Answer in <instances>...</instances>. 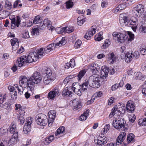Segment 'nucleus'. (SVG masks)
Here are the masks:
<instances>
[{"label": "nucleus", "instance_id": "obj_1", "mask_svg": "<svg viewBox=\"0 0 146 146\" xmlns=\"http://www.w3.org/2000/svg\"><path fill=\"white\" fill-rule=\"evenodd\" d=\"M109 72V68L106 66H103L101 68L100 77L97 75L94 74L90 76L88 80H86L85 82L82 84L83 90H86L88 88V84L91 87L93 88H98L100 84V79L102 78L105 79L108 77Z\"/></svg>", "mask_w": 146, "mask_h": 146}, {"label": "nucleus", "instance_id": "obj_2", "mask_svg": "<svg viewBox=\"0 0 146 146\" xmlns=\"http://www.w3.org/2000/svg\"><path fill=\"white\" fill-rule=\"evenodd\" d=\"M66 43V39L65 37H63L62 38L61 40L59 42V43L55 44L52 43L49 44L46 47L44 48V51L45 54L49 53L51 51L55 49V48H58L59 47L64 45Z\"/></svg>", "mask_w": 146, "mask_h": 146}, {"label": "nucleus", "instance_id": "obj_3", "mask_svg": "<svg viewBox=\"0 0 146 146\" xmlns=\"http://www.w3.org/2000/svg\"><path fill=\"white\" fill-rule=\"evenodd\" d=\"M19 84L20 85L23 86L25 88L26 87L30 90V91L33 92V86L30 84L29 78H27V77L24 76H21L19 78Z\"/></svg>", "mask_w": 146, "mask_h": 146}, {"label": "nucleus", "instance_id": "obj_4", "mask_svg": "<svg viewBox=\"0 0 146 146\" xmlns=\"http://www.w3.org/2000/svg\"><path fill=\"white\" fill-rule=\"evenodd\" d=\"M42 80V77L40 73L38 72H34L33 75L29 77V83L34 87V84L40 83Z\"/></svg>", "mask_w": 146, "mask_h": 146}, {"label": "nucleus", "instance_id": "obj_5", "mask_svg": "<svg viewBox=\"0 0 146 146\" xmlns=\"http://www.w3.org/2000/svg\"><path fill=\"white\" fill-rule=\"evenodd\" d=\"M144 6L142 4H139L135 6L132 10L133 16L139 17L143 14L144 11Z\"/></svg>", "mask_w": 146, "mask_h": 146}, {"label": "nucleus", "instance_id": "obj_6", "mask_svg": "<svg viewBox=\"0 0 146 146\" xmlns=\"http://www.w3.org/2000/svg\"><path fill=\"white\" fill-rule=\"evenodd\" d=\"M126 123V121L123 118L119 119H115L113 120L112 125L117 129H122L124 128Z\"/></svg>", "mask_w": 146, "mask_h": 146}, {"label": "nucleus", "instance_id": "obj_7", "mask_svg": "<svg viewBox=\"0 0 146 146\" xmlns=\"http://www.w3.org/2000/svg\"><path fill=\"white\" fill-rule=\"evenodd\" d=\"M35 120L37 124L41 126L46 125L48 121L46 116L42 114L37 115L35 118Z\"/></svg>", "mask_w": 146, "mask_h": 146}, {"label": "nucleus", "instance_id": "obj_8", "mask_svg": "<svg viewBox=\"0 0 146 146\" xmlns=\"http://www.w3.org/2000/svg\"><path fill=\"white\" fill-rule=\"evenodd\" d=\"M26 122L23 129L24 133L29 134L31 130V125L33 122V118L31 117H28L26 119Z\"/></svg>", "mask_w": 146, "mask_h": 146}, {"label": "nucleus", "instance_id": "obj_9", "mask_svg": "<svg viewBox=\"0 0 146 146\" xmlns=\"http://www.w3.org/2000/svg\"><path fill=\"white\" fill-rule=\"evenodd\" d=\"M112 35L113 39L115 41H118L120 43L123 42L125 40V37L122 34L117 32H113Z\"/></svg>", "mask_w": 146, "mask_h": 146}, {"label": "nucleus", "instance_id": "obj_10", "mask_svg": "<svg viewBox=\"0 0 146 146\" xmlns=\"http://www.w3.org/2000/svg\"><path fill=\"white\" fill-rule=\"evenodd\" d=\"M107 138L104 136H99L97 139L94 140L96 146H103L107 143Z\"/></svg>", "mask_w": 146, "mask_h": 146}, {"label": "nucleus", "instance_id": "obj_11", "mask_svg": "<svg viewBox=\"0 0 146 146\" xmlns=\"http://www.w3.org/2000/svg\"><path fill=\"white\" fill-rule=\"evenodd\" d=\"M56 115V111L54 110H51L49 111L48 113V116L49 119L48 120V125L50 127L52 125L54 121Z\"/></svg>", "mask_w": 146, "mask_h": 146}, {"label": "nucleus", "instance_id": "obj_12", "mask_svg": "<svg viewBox=\"0 0 146 146\" xmlns=\"http://www.w3.org/2000/svg\"><path fill=\"white\" fill-rule=\"evenodd\" d=\"M72 103L74 108L73 110L74 111L77 110L79 111L81 110L82 105L80 100L75 99L73 101Z\"/></svg>", "mask_w": 146, "mask_h": 146}, {"label": "nucleus", "instance_id": "obj_13", "mask_svg": "<svg viewBox=\"0 0 146 146\" xmlns=\"http://www.w3.org/2000/svg\"><path fill=\"white\" fill-rule=\"evenodd\" d=\"M35 56L36 55H35V54H34L33 52H30L28 56H26V59L25 62L26 63H31L33 61H36L37 60Z\"/></svg>", "mask_w": 146, "mask_h": 146}, {"label": "nucleus", "instance_id": "obj_14", "mask_svg": "<svg viewBox=\"0 0 146 146\" xmlns=\"http://www.w3.org/2000/svg\"><path fill=\"white\" fill-rule=\"evenodd\" d=\"M96 26L95 25L92 26L91 30L89 31L86 33L84 37L87 40H89L90 38L94 34L96 33Z\"/></svg>", "mask_w": 146, "mask_h": 146}, {"label": "nucleus", "instance_id": "obj_15", "mask_svg": "<svg viewBox=\"0 0 146 146\" xmlns=\"http://www.w3.org/2000/svg\"><path fill=\"white\" fill-rule=\"evenodd\" d=\"M18 136V133L17 132H16L13 134L12 137L9 141L8 144L9 146L13 145L16 143Z\"/></svg>", "mask_w": 146, "mask_h": 146}, {"label": "nucleus", "instance_id": "obj_16", "mask_svg": "<svg viewBox=\"0 0 146 146\" xmlns=\"http://www.w3.org/2000/svg\"><path fill=\"white\" fill-rule=\"evenodd\" d=\"M126 111L128 112H132L135 109V106L132 101H128L126 105Z\"/></svg>", "mask_w": 146, "mask_h": 146}, {"label": "nucleus", "instance_id": "obj_17", "mask_svg": "<svg viewBox=\"0 0 146 146\" xmlns=\"http://www.w3.org/2000/svg\"><path fill=\"white\" fill-rule=\"evenodd\" d=\"M58 89H54L48 93V98L49 99L53 100L56 96L58 95Z\"/></svg>", "mask_w": 146, "mask_h": 146}, {"label": "nucleus", "instance_id": "obj_18", "mask_svg": "<svg viewBox=\"0 0 146 146\" xmlns=\"http://www.w3.org/2000/svg\"><path fill=\"white\" fill-rule=\"evenodd\" d=\"M26 59V56H21L17 60L16 65L19 67L22 66L25 64H26L25 62Z\"/></svg>", "mask_w": 146, "mask_h": 146}, {"label": "nucleus", "instance_id": "obj_19", "mask_svg": "<svg viewBox=\"0 0 146 146\" xmlns=\"http://www.w3.org/2000/svg\"><path fill=\"white\" fill-rule=\"evenodd\" d=\"M33 52L34 54H35L36 57L37 58V60H38V58H41L43 56L45 55L44 52V48H41L38 49L36 51V52Z\"/></svg>", "mask_w": 146, "mask_h": 146}, {"label": "nucleus", "instance_id": "obj_20", "mask_svg": "<svg viewBox=\"0 0 146 146\" xmlns=\"http://www.w3.org/2000/svg\"><path fill=\"white\" fill-rule=\"evenodd\" d=\"M106 57L108 58V61L109 64H112L115 61L116 57L113 53L110 52L107 55Z\"/></svg>", "mask_w": 146, "mask_h": 146}, {"label": "nucleus", "instance_id": "obj_21", "mask_svg": "<svg viewBox=\"0 0 146 146\" xmlns=\"http://www.w3.org/2000/svg\"><path fill=\"white\" fill-rule=\"evenodd\" d=\"M42 76L43 78V82L45 85L49 84L56 78L54 77V76H53L50 77L45 76Z\"/></svg>", "mask_w": 146, "mask_h": 146}, {"label": "nucleus", "instance_id": "obj_22", "mask_svg": "<svg viewBox=\"0 0 146 146\" xmlns=\"http://www.w3.org/2000/svg\"><path fill=\"white\" fill-rule=\"evenodd\" d=\"M90 69L93 73L98 72L100 69V67L98 64H92L90 66Z\"/></svg>", "mask_w": 146, "mask_h": 146}, {"label": "nucleus", "instance_id": "obj_23", "mask_svg": "<svg viewBox=\"0 0 146 146\" xmlns=\"http://www.w3.org/2000/svg\"><path fill=\"white\" fill-rule=\"evenodd\" d=\"M134 78L136 80L143 81L145 80V76L142 74L140 72H138L134 73Z\"/></svg>", "mask_w": 146, "mask_h": 146}, {"label": "nucleus", "instance_id": "obj_24", "mask_svg": "<svg viewBox=\"0 0 146 146\" xmlns=\"http://www.w3.org/2000/svg\"><path fill=\"white\" fill-rule=\"evenodd\" d=\"M122 106L119 107L118 108H116L117 114V115L120 116H122L125 113V107L124 106L123 104H122Z\"/></svg>", "mask_w": 146, "mask_h": 146}, {"label": "nucleus", "instance_id": "obj_25", "mask_svg": "<svg viewBox=\"0 0 146 146\" xmlns=\"http://www.w3.org/2000/svg\"><path fill=\"white\" fill-rule=\"evenodd\" d=\"M133 57V54L131 52H127L125 56V61L127 62H129L132 61Z\"/></svg>", "mask_w": 146, "mask_h": 146}, {"label": "nucleus", "instance_id": "obj_26", "mask_svg": "<svg viewBox=\"0 0 146 146\" xmlns=\"http://www.w3.org/2000/svg\"><path fill=\"white\" fill-rule=\"evenodd\" d=\"M138 25V22L131 19L129 22L127 23V25L130 26L129 25H132L133 27H132L131 28L134 31H135L137 26Z\"/></svg>", "mask_w": 146, "mask_h": 146}, {"label": "nucleus", "instance_id": "obj_27", "mask_svg": "<svg viewBox=\"0 0 146 146\" xmlns=\"http://www.w3.org/2000/svg\"><path fill=\"white\" fill-rule=\"evenodd\" d=\"M43 76H45L50 77H52V76H54V77H56V75L54 73H52L51 70L49 69H47L44 71L43 74Z\"/></svg>", "mask_w": 146, "mask_h": 146}, {"label": "nucleus", "instance_id": "obj_28", "mask_svg": "<svg viewBox=\"0 0 146 146\" xmlns=\"http://www.w3.org/2000/svg\"><path fill=\"white\" fill-rule=\"evenodd\" d=\"M70 89V87H66L63 91L62 94V95L64 96H71V94H72V92L69 90Z\"/></svg>", "mask_w": 146, "mask_h": 146}, {"label": "nucleus", "instance_id": "obj_29", "mask_svg": "<svg viewBox=\"0 0 146 146\" xmlns=\"http://www.w3.org/2000/svg\"><path fill=\"white\" fill-rule=\"evenodd\" d=\"M134 135L132 133H131L128 135L127 138V142L128 143L131 142L133 143L135 142V140L134 139Z\"/></svg>", "mask_w": 146, "mask_h": 146}, {"label": "nucleus", "instance_id": "obj_30", "mask_svg": "<svg viewBox=\"0 0 146 146\" xmlns=\"http://www.w3.org/2000/svg\"><path fill=\"white\" fill-rule=\"evenodd\" d=\"M89 113V110L88 109L86 110L84 113L80 117V120L81 121H84L86 120L87 117L88 116Z\"/></svg>", "mask_w": 146, "mask_h": 146}, {"label": "nucleus", "instance_id": "obj_31", "mask_svg": "<svg viewBox=\"0 0 146 146\" xmlns=\"http://www.w3.org/2000/svg\"><path fill=\"white\" fill-rule=\"evenodd\" d=\"M125 138V137H124L123 136H122V135H119L116 140V142L117 144L119 145L120 144H121Z\"/></svg>", "mask_w": 146, "mask_h": 146}, {"label": "nucleus", "instance_id": "obj_32", "mask_svg": "<svg viewBox=\"0 0 146 146\" xmlns=\"http://www.w3.org/2000/svg\"><path fill=\"white\" fill-rule=\"evenodd\" d=\"M65 130V127H60L56 132L55 135L56 136L60 133H62L64 132Z\"/></svg>", "mask_w": 146, "mask_h": 146}, {"label": "nucleus", "instance_id": "obj_33", "mask_svg": "<svg viewBox=\"0 0 146 146\" xmlns=\"http://www.w3.org/2000/svg\"><path fill=\"white\" fill-rule=\"evenodd\" d=\"M11 17L12 18V19L10 18L11 20V28L12 29H14L15 26H17L15 23L16 19L15 16H11Z\"/></svg>", "mask_w": 146, "mask_h": 146}, {"label": "nucleus", "instance_id": "obj_34", "mask_svg": "<svg viewBox=\"0 0 146 146\" xmlns=\"http://www.w3.org/2000/svg\"><path fill=\"white\" fill-rule=\"evenodd\" d=\"M39 27L38 26H35V27L33 28L31 32L32 35H37L38 34Z\"/></svg>", "mask_w": 146, "mask_h": 146}, {"label": "nucleus", "instance_id": "obj_35", "mask_svg": "<svg viewBox=\"0 0 146 146\" xmlns=\"http://www.w3.org/2000/svg\"><path fill=\"white\" fill-rule=\"evenodd\" d=\"M14 86L17 88L18 90V92L19 93L20 95H21L23 93V91L24 90V87L23 86H21L20 85L19 86H18L17 84H15L14 85Z\"/></svg>", "mask_w": 146, "mask_h": 146}, {"label": "nucleus", "instance_id": "obj_36", "mask_svg": "<svg viewBox=\"0 0 146 146\" xmlns=\"http://www.w3.org/2000/svg\"><path fill=\"white\" fill-rule=\"evenodd\" d=\"M86 21V20L85 19H84L81 17H79L77 18V24L81 26Z\"/></svg>", "mask_w": 146, "mask_h": 146}, {"label": "nucleus", "instance_id": "obj_37", "mask_svg": "<svg viewBox=\"0 0 146 146\" xmlns=\"http://www.w3.org/2000/svg\"><path fill=\"white\" fill-rule=\"evenodd\" d=\"M102 32H100L98 35H95V40L98 41H100L103 39V36H102Z\"/></svg>", "mask_w": 146, "mask_h": 146}, {"label": "nucleus", "instance_id": "obj_38", "mask_svg": "<svg viewBox=\"0 0 146 146\" xmlns=\"http://www.w3.org/2000/svg\"><path fill=\"white\" fill-rule=\"evenodd\" d=\"M127 22V19L126 17L124 16L119 19V23L121 25H123L124 24H125Z\"/></svg>", "mask_w": 146, "mask_h": 146}, {"label": "nucleus", "instance_id": "obj_39", "mask_svg": "<svg viewBox=\"0 0 146 146\" xmlns=\"http://www.w3.org/2000/svg\"><path fill=\"white\" fill-rule=\"evenodd\" d=\"M7 96L5 94H0V104L3 103L4 101H5L7 98Z\"/></svg>", "mask_w": 146, "mask_h": 146}, {"label": "nucleus", "instance_id": "obj_40", "mask_svg": "<svg viewBox=\"0 0 146 146\" xmlns=\"http://www.w3.org/2000/svg\"><path fill=\"white\" fill-rule=\"evenodd\" d=\"M5 7L9 10H10L12 8V5L11 3L8 0L5 1Z\"/></svg>", "mask_w": 146, "mask_h": 146}, {"label": "nucleus", "instance_id": "obj_41", "mask_svg": "<svg viewBox=\"0 0 146 146\" xmlns=\"http://www.w3.org/2000/svg\"><path fill=\"white\" fill-rule=\"evenodd\" d=\"M16 125H13L11 126H10V128L9 129V131L10 133L12 134H14L17 131H16Z\"/></svg>", "mask_w": 146, "mask_h": 146}, {"label": "nucleus", "instance_id": "obj_42", "mask_svg": "<svg viewBox=\"0 0 146 146\" xmlns=\"http://www.w3.org/2000/svg\"><path fill=\"white\" fill-rule=\"evenodd\" d=\"M15 110H19V112H21V111H22V112H23V108L21 106V105L20 104H16L15 105Z\"/></svg>", "mask_w": 146, "mask_h": 146}, {"label": "nucleus", "instance_id": "obj_43", "mask_svg": "<svg viewBox=\"0 0 146 146\" xmlns=\"http://www.w3.org/2000/svg\"><path fill=\"white\" fill-rule=\"evenodd\" d=\"M125 7V5L124 4H120L118 5L117 7L116 8L115 11L118 12L119 11L123 9Z\"/></svg>", "mask_w": 146, "mask_h": 146}, {"label": "nucleus", "instance_id": "obj_44", "mask_svg": "<svg viewBox=\"0 0 146 146\" xmlns=\"http://www.w3.org/2000/svg\"><path fill=\"white\" fill-rule=\"evenodd\" d=\"M86 73V71L85 70H82L80 71L78 75V80H80L84 76L85 74Z\"/></svg>", "mask_w": 146, "mask_h": 146}, {"label": "nucleus", "instance_id": "obj_45", "mask_svg": "<svg viewBox=\"0 0 146 146\" xmlns=\"http://www.w3.org/2000/svg\"><path fill=\"white\" fill-rule=\"evenodd\" d=\"M117 111L116 110V109L114 107L112 109V111L110 113L109 115V117L110 118H111L115 114H117Z\"/></svg>", "mask_w": 146, "mask_h": 146}, {"label": "nucleus", "instance_id": "obj_46", "mask_svg": "<svg viewBox=\"0 0 146 146\" xmlns=\"http://www.w3.org/2000/svg\"><path fill=\"white\" fill-rule=\"evenodd\" d=\"M40 22V18L38 16H37L33 19V23L35 24L39 23Z\"/></svg>", "mask_w": 146, "mask_h": 146}, {"label": "nucleus", "instance_id": "obj_47", "mask_svg": "<svg viewBox=\"0 0 146 146\" xmlns=\"http://www.w3.org/2000/svg\"><path fill=\"white\" fill-rule=\"evenodd\" d=\"M129 121L133 123L135 121L136 119V116L133 114H131L129 116Z\"/></svg>", "mask_w": 146, "mask_h": 146}, {"label": "nucleus", "instance_id": "obj_48", "mask_svg": "<svg viewBox=\"0 0 146 146\" xmlns=\"http://www.w3.org/2000/svg\"><path fill=\"white\" fill-rule=\"evenodd\" d=\"M82 44V41L80 40H78L76 41L74 45V47L75 48H79Z\"/></svg>", "mask_w": 146, "mask_h": 146}, {"label": "nucleus", "instance_id": "obj_49", "mask_svg": "<svg viewBox=\"0 0 146 146\" xmlns=\"http://www.w3.org/2000/svg\"><path fill=\"white\" fill-rule=\"evenodd\" d=\"M110 44V42L107 40H106L105 41L104 44H103L101 48L102 49H104L107 48Z\"/></svg>", "mask_w": 146, "mask_h": 146}, {"label": "nucleus", "instance_id": "obj_50", "mask_svg": "<svg viewBox=\"0 0 146 146\" xmlns=\"http://www.w3.org/2000/svg\"><path fill=\"white\" fill-rule=\"evenodd\" d=\"M66 7L69 9L72 7L73 6V2L71 1H69L66 2Z\"/></svg>", "mask_w": 146, "mask_h": 146}, {"label": "nucleus", "instance_id": "obj_51", "mask_svg": "<svg viewBox=\"0 0 146 146\" xmlns=\"http://www.w3.org/2000/svg\"><path fill=\"white\" fill-rule=\"evenodd\" d=\"M51 21L47 19H45L43 21V24L45 25H46L47 27H49L50 25H51Z\"/></svg>", "mask_w": 146, "mask_h": 146}, {"label": "nucleus", "instance_id": "obj_52", "mask_svg": "<svg viewBox=\"0 0 146 146\" xmlns=\"http://www.w3.org/2000/svg\"><path fill=\"white\" fill-rule=\"evenodd\" d=\"M138 123L139 125H146V117L143 119H139Z\"/></svg>", "mask_w": 146, "mask_h": 146}, {"label": "nucleus", "instance_id": "obj_53", "mask_svg": "<svg viewBox=\"0 0 146 146\" xmlns=\"http://www.w3.org/2000/svg\"><path fill=\"white\" fill-rule=\"evenodd\" d=\"M128 35L129 36L128 41H131L133 40L134 37V35L129 32H128Z\"/></svg>", "mask_w": 146, "mask_h": 146}, {"label": "nucleus", "instance_id": "obj_54", "mask_svg": "<svg viewBox=\"0 0 146 146\" xmlns=\"http://www.w3.org/2000/svg\"><path fill=\"white\" fill-rule=\"evenodd\" d=\"M74 29L72 26L66 27V33H70L73 31Z\"/></svg>", "mask_w": 146, "mask_h": 146}, {"label": "nucleus", "instance_id": "obj_55", "mask_svg": "<svg viewBox=\"0 0 146 146\" xmlns=\"http://www.w3.org/2000/svg\"><path fill=\"white\" fill-rule=\"evenodd\" d=\"M73 88L74 90V91L79 96L81 95V92L79 88H76L75 87L73 86Z\"/></svg>", "mask_w": 146, "mask_h": 146}, {"label": "nucleus", "instance_id": "obj_56", "mask_svg": "<svg viewBox=\"0 0 146 146\" xmlns=\"http://www.w3.org/2000/svg\"><path fill=\"white\" fill-rule=\"evenodd\" d=\"M75 64H71L70 62L67 63L65 66V68L66 69L69 68L70 67L73 68L75 66Z\"/></svg>", "mask_w": 146, "mask_h": 146}, {"label": "nucleus", "instance_id": "obj_57", "mask_svg": "<svg viewBox=\"0 0 146 146\" xmlns=\"http://www.w3.org/2000/svg\"><path fill=\"white\" fill-rule=\"evenodd\" d=\"M23 37L25 38H27L29 37V32L28 31H25L23 34Z\"/></svg>", "mask_w": 146, "mask_h": 146}, {"label": "nucleus", "instance_id": "obj_58", "mask_svg": "<svg viewBox=\"0 0 146 146\" xmlns=\"http://www.w3.org/2000/svg\"><path fill=\"white\" fill-rule=\"evenodd\" d=\"M18 40L16 38H14L11 40V45L17 44V43L19 44Z\"/></svg>", "mask_w": 146, "mask_h": 146}, {"label": "nucleus", "instance_id": "obj_59", "mask_svg": "<svg viewBox=\"0 0 146 146\" xmlns=\"http://www.w3.org/2000/svg\"><path fill=\"white\" fill-rule=\"evenodd\" d=\"M16 17H17L16 22H15L16 25H17V27H18L19 25L20 24V22H21L20 17L19 16H17Z\"/></svg>", "mask_w": 146, "mask_h": 146}, {"label": "nucleus", "instance_id": "obj_60", "mask_svg": "<svg viewBox=\"0 0 146 146\" xmlns=\"http://www.w3.org/2000/svg\"><path fill=\"white\" fill-rule=\"evenodd\" d=\"M140 30L143 33L146 32V27L142 25L140 27Z\"/></svg>", "mask_w": 146, "mask_h": 146}, {"label": "nucleus", "instance_id": "obj_61", "mask_svg": "<svg viewBox=\"0 0 146 146\" xmlns=\"http://www.w3.org/2000/svg\"><path fill=\"white\" fill-rule=\"evenodd\" d=\"M54 136L53 135L50 136L48 138H47L46 139V141L49 143H50L52 140L54 139Z\"/></svg>", "mask_w": 146, "mask_h": 146}, {"label": "nucleus", "instance_id": "obj_62", "mask_svg": "<svg viewBox=\"0 0 146 146\" xmlns=\"http://www.w3.org/2000/svg\"><path fill=\"white\" fill-rule=\"evenodd\" d=\"M25 118L24 117L20 116L19 117V121L20 122V123L22 125L25 121Z\"/></svg>", "mask_w": 146, "mask_h": 146}, {"label": "nucleus", "instance_id": "obj_63", "mask_svg": "<svg viewBox=\"0 0 146 146\" xmlns=\"http://www.w3.org/2000/svg\"><path fill=\"white\" fill-rule=\"evenodd\" d=\"M140 53L143 55L146 54V49L145 48H142L140 49Z\"/></svg>", "mask_w": 146, "mask_h": 146}, {"label": "nucleus", "instance_id": "obj_64", "mask_svg": "<svg viewBox=\"0 0 146 146\" xmlns=\"http://www.w3.org/2000/svg\"><path fill=\"white\" fill-rule=\"evenodd\" d=\"M8 89L11 92H13L15 90V87L12 86H9L8 88Z\"/></svg>", "mask_w": 146, "mask_h": 146}]
</instances>
